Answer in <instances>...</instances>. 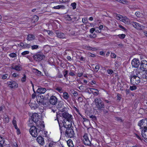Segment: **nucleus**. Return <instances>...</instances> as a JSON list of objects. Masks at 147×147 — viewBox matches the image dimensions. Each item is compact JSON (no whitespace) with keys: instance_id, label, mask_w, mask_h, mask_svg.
<instances>
[{"instance_id":"23","label":"nucleus","mask_w":147,"mask_h":147,"mask_svg":"<svg viewBox=\"0 0 147 147\" xmlns=\"http://www.w3.org/2000/svg\"><path fill=\"white\" fill-rule=\"evenodd\" d=\"M36 99L38 102L41 103L42 104L44 103L43 96H36Z\"/></svg>"},{"instance_id":"48","label":"nucleus","mask_w":147,"mask_h":147,"mask_svg":"<svg viewBox=\"0 0 147 147\" xmlns=\"http://www.w3.org/2000/svg\"><path fill=\"white\" fill-rule=\"evenodd\" d=\"M19 74L14 73L12 74V76L13 77L15 78V77H18L19 76Z\"/></svg>"},{"instance_id":"54","label":"nucleus","mask_w":147,"mask_h":147,"mask_svg":"<svg viewBox=\"0 0 147 147\" xmlns=\"http://www.w3.org/2000/svg\"><path fill=\"white\" fill-rule=\"evenodd\" d=\"M66 20L70 21L71 20V18L70 16L68 15H67L66 17Z\"/></svg>"},{"instance_id":"5","label":"nucleus","mask_w":147,"mask_h":147,"mask_svg":"<svg viewBox=\"0 0 147 147\" xmlns=\"http://www.w3.org/2000/svg\"><path fill=\"white\" fill-rule=\"evenodd\" d=\"M138 125L141 129L147 128V119L144 118L140 120L138 123Z\"/></svg>"},{"instance_id":"30","label":"nucleus","mask_w":147,"mask_h":147,"mask_svg":"<svg viewBox=\"0 0 147 147\" xmlns=\"http://www.w3.org/2000/svg\"><path fill=\"white\" fill-rule=\"evenodd\" d=\"M142 77L144 81L147 82V73L145 72L143 74Z\"/></svg>"},{"instance_id":"19","label":"nucleus","mask_w":147,"mask_h":147,"mask_svg":"<svg viewBox=\"0 0 147 147\" xmlns=\"http://www.w3.org/2000/svg\"><path fill=\"white\" fill-rule=\"evenodd\" d=\"M37 140L38 143L41 145H42L45 143L44 139L41 136H39L37 137Z\"/></svg>"},{"instance_id":"50","label":"nucleus","mask_w":147,"mask_h":147,"mask_svg":"<svg viewBox=\"0 0 147 147\" xmlns=\"http://www.w3.org/2000/svg\"><path fill=\"white\" fill-rule=\"evenodd\" d=\"M119 26L120 28H121L124 31H125L127 30V29L124 26L121 25H119Z\"/></svg>"},{"instance_id":"46","label":"nucleus","mask_w":147,"mask_h":147,"mask_svg":"<svg viewBox=\"0 0 147 147\" xmlns=\"http://www.w3.org/2000/svg\"><path fill=\"white\" fill-rule=\"evenodd\" d=\"M5 140H2L0 142V147H3V144L5 143Z\"/></svg>"},{"instance_id":"15","label":"nucleus","mask_w":147,"mask_h":147,"mask_svg":"<svg viewBox=\"0 0 147 147\" xmlns=\"http://www.w3.org/2000/svg\"><path fill=\"white\" fill-rule=\"evenodd\" d=\"M83 141L84 144L85 145L90 146L91 144V142L89 140L88 134H85L83 136Z\"/></svg>"},{"instance_id":"35","label":"nucleus","mask_w":147,"mask_h":147,"mask_svg":"<svg viewBox=\"0 0 147 147\" xmlns=\"http://www.w3.org/2000/svg\"><path fill=\"white\" fill-rule=\"evenodd\" d=\"M87 49L88 50L94 51L96 50L97 49L95 47H92L90 46H87Z\"/></svg>"},{"instance_id":"53","label":"nucleus","mask_w":147,"mask_h":147,"mask_svg":"<svg viewBox=\"0 0 147 147\" xmlns=\"http://www.w3.org/2000/svg\"><path fill=\"white\" fill-rule=\"evenodd\" d=\"M8 76V75L7 74H5L3 75L2 79L3 80L6 79L7 78Z\"/></svg>"},{"instance_id":"37","label":"nucleus","mask_w":147,"mask_h":147,"mask_svg":"<svg viewBox=\"0 0 147 147\" xmlns=\"http://www.w3.org/2000/svg\"><path fill=\"white\" fill-rule=\"evenodd\" d=\"M71 5L73 9H75L76 8V3L74 2L71 3Z\"/></svg>"},{"instance_id":"36","label":"nucleus","mask_w":147,"mask_h":147,"mask_svg":"<svg viewBox=\"0 0 147 147\" xmlns=\"http://www.w3.org/2000/svg\"><path fill=\"white\" fill-rule=\"evenodd\" d=\"M31 49L32 50L37 49L39 48V46L37 45H34L31 46Z\"/></svg>"},{"instance_id":"47","label":"nucleus","mask_w":147,"mask_h":147,"mask_svg":"<svg viewBox=\"0 0 147 147\" xmlns=\"http://www.w3.org/2000/svg\"><path fill=\"white\" fill-rule=\"evenodd\" d=\"M107 73L109 74H113V71L112 69H108L107 70Z\"/></svg>"},{"instance_id":"24","label":"nucleus","mask_w":147,"mask_h":147,"mask_svg":"<svg viewBox=\"0 0 147 147\" xmlns=\"http://www.w3.org/2000/svg\"><path fill=\"white\" fill-rule=\"evenodd\" d=\"M46 91V90L45 88L41 87L38 88L37 89L36 92L40 94H44Z\"/></svg>"},{"instance_id":"63","label":"nucleus","mask_w":147,"mask_h":147,"mask_svg":"<svg viewBox=\"0 0 147 147\" xmlns=\"http://www.w3.org/2000/svg\"><path fill=\"white\" fill-rule=\"evenodd\" d=\"M95 30V29L94 28H92L90 30V32L91 33H93L94 32Z\"/></svg>"},{"instance_id":"28","label":"nucleus","mask_w":147,"mask_h":147,"mask_svg":"<svg viewBox=\"0 0 147 147\" xmlns=\"http://www.w3.org/2000/svg\"><path fill=\"white\" fill-rule=\"evenodd\" d=\"M33 72L36 75L38 76H42V72L36 69H34Z\"/></svg>"},{"instance_id":"7","label":"nucleus","mask_w":147,"mask_h":147,"mask_svg":"<svg viewBox=\"0 0 147 147\" xmlns=\"http://www.w3.org/2000/svg\"><path fill=\"white\" fill-rule=\"evenodd\" d=\"M57 120L58 123L59 124L61 133V134L62 133H64V131H66V130L67 129V125H68V124H67V123L66 122H65L64 123L63 122V125H62L61 126L60 123H59V120H58V118L57 117Z\"/></svg>"},{"instance_id":"33","label":"nucleus","mask_w":147,"mask_h":147,"mask_svg":"<svg viewBox=\"0 0 147 147\" xmlns=\"http://www.w3.org/2000/svg\"><path fill=\"white\" fill-rule=\"evenodd\" d=\"M125 35L124 34H119L117 35V36L121 39H124L125 38Z\"/></svg>"},{"instance_id":"4","label":"nucleus","mask_w":147,"mask_h":147,"mask_svg":"<svg viewBox=\"0 0 147 147\" xmlns=\"http://www.w3.org/2000/svg\"><path fill=\"white\" fill-rule=\"evenodd\" d=\"M37 128L35 126L32 127H30V132L32 136L34 137H36L38 135V133L40 132L42 129L39 131L38 129V127L37 126Z\"/></svg>"},{"instance_id":"56","label":"nucleus","mask_w":147,"mask_h":147,"mask_svg":"<svg viewBox=\"0 0 147 147\" xmlns=\"http://www.w3.org/2000/svg\"><path fill=\"white\" fill-rule=\"evenodd\" d=\"M95 31L96 32L100 33L101 32V30L100 29H99V28L97 27L96 28Z\"/></svg>"},{"instance_id":"41","label":"nucleus","mask_w":147,"mask_h":147,"mask_svg":"<svg viewBox=\"0 0 147 147\" xmlns=\"http://www.w3.org/2000/svg\"><path fill=\"white\" fill-rule=\"evenodd\" d=\"M63 104H62L61 102H59L58 105V107L59 108H62Z\"/></svg>"},{"instance_id":"6","label":"nucleus","mask_w":147,"mask_h":147,"mask_svg":"<svg viewBox=\"0 0 147 147\" xmlns=\"http://www.w3.org/2000/svg\"><path fill=\"white\" fill-rule=\"evenodd\" d=\"M62 116L63 117L65 118L67 121L68 122L70 123L69 124H72V115L69 114L67 112H64L62 114Z\"/></svg>"},{"instance_id":"20","label":"nucleus","mask_w":147,"mask_h":147,"mask_svg":"<svg viewBox=\"0 0 147 147\" xmlns=\"http://www.w3.org/2000/svg\"><path fill=\"white\" fill-rule=\"evenodd\" d=\"M18 45L19 46L21 47L23 49H25L26 48H30L31 46L30 44H28L26 43L24 44L23 42H20Z\"/></svg>"},{"instance_id":"34","label":"nucleus","mask_w":147,"mask_h":147,"mask_svg":"<svg viewBox=\"0 0 147 147\" xmlns=\"http://www.w3.org/2000/svg\"><path fill=\"white\" fill-rule=\"evenodd\" d=\"M26 80V76L25 74H24L23 77L21 79V81L22 82H24Z\"/></svg>"},{"instance_id":"2","label":"nucleus","mask_w":147,"mask_h":147,"mask_svg":"<svg viewBox=\"0 0 147 147\" xmlns=\"http://www.w3.org/2000/svg\"><path fill=\"white\" fill-rule=\"evenodd\" d=\"M72 124H68L66 130L65 135L67 137L72 138L74 136V133L73 129L71 127Z\"/></svg>"},{"instance_id":"32","label":"nucleus","mask_w":147,"mask_h":147,"mask_svg":"<svg viewBox=\"0 0 147 147\" xmlns=\"http://www.w3.org/2000/svg\"><path fill=\"white\" fill-rule=\"evenodd\" d=\"M63 97L65 99H67L69 98V95L66 92H64L63 93Z\"/></svg>"},{"instance_id":"11","label":"nucleus","mask_w":147,"mask_h":147,"mask_svg":"<svg viewBox=\"0 0 147 147\" xmlns=\"http://www.w3.org/2000/svg\"><path fill=\"white\" fill-rule=\"evenodd\" d=\"M140 69L144 71H147V61L143 60L141 62Z\"/></svg>"},{"instance_id":"17","label":"nucleus","mask_w":147,"mask_h":147,"mask_svg":"<svg viewBox=\"0 0 147 147\" xmlns=\"http://www.w3.org/2000/svg\"><path fill=\"white\" fill-rule=\"evenodd\" d=\"M7 84L11 88H16L18 87V84L16 82L14 81H9L7 82Z\"/></svg>"},{"instance_id":"64","label":"nucleus","mask_w":147,"mask_h":147,"mask_svg":"<svg viewBox=\"0 0 147 147\" xmlns=\"http://www.w3.org/2000/svg\"><path fill=\"white\" fill-rule=\"evenodd\" d=\"M36 96V94L35 92H34L32 95V98L33 99Z\"/></svg>"},{"instance_id":"38","label":"nucleus","mask_w":147,"mask_h":147,"mask_svg":"<svg viewBox=\"0 0 147 147\" xmlns=\"http://www.w3.org/2000/svg\"><path fill=\"white\" fill-rule=\"evenodd\" d=\"M65 71H64L63 74L64 75V76L66 78H67V74L68 73V71L67 70H64Z\"/></svg>"},{"instance_id":"21","label":"nucleus","mask_w":147,"mask_h":147,"mask_svg":"<svg viewBox=\"0 0 147 147\" xmlns=\"http://www.w3.org/2000/svg\"><path fill=\"white\" fill-rule=\"evenodd\" d=\"M140 69H139L138 68L134 69L132 72L131 76H138V74H140Z\"/></svg>"},{"instance_id":"39","label":"nucleus","mask_w":147,"mask_h":147,"mask_svg":"<svg viewBox=\"0 0 147 147\" xmlns=\"http://www.w3.org/2000/svg\"><path fill=\"white\" fill-rule=\"evenodd\" d=\"M4 121L5 123H8L9 121V118L7 116L4 117Z\"/></svg>"},{"instance_id":"27","label":"nucleus","mask_w":147,"mask_h":147,"mask_svg":"<svg viewBox=\"0 0 147 147\" xmlns=\"http://www.w3.org/2000/svg\"><path fill=\"white\" fill-rule=\"evenodd\" d=\"M65 8V6L63 5H58L57 6H54L53 7V8L54 9H64Z\"/></svg>"},{"instance_id":"25","label":"nucleus","mask_w":147,"mask_h":147,"mask_svg":"<svg viewBox=\"0 0 147 147\" xmlns=\"http://www.w3.org/2000/svg\"><path fill=\"white\" fill-rule=\"evenodd\" d=\"M35 36L32 34H29L27 35V40L28 41L32 40L35 39Z\"/></svg>"},{"instance_id":"1","label":"nucleus","mask_w":147,"mask_h":147,"mask_svg":"<svg viewBox=\"0 0 147 147\" xmlns=\"http://www.w3.org/2000/svg\"><path fill=\"white\" fill-rule=\"evenodd\" d=\"M39 116L36 113L33 114L31 117V119L36 123V126L38 127V129L40 131L41 129H43L45 127L44 122L42 121L39 120Z\"/></svg>"},{"instance_id":"13","label":"nucleus","mask_w":147,"mask_h":147,"mask_svg":"<svg viewBox=\"0 0 147 147\" xmlns=\"http://www.w3.org/2000/svg\"><path fill=\"white\" fill-rule=\"evenodd\" d=\"M132 67L134 68H138L140 64V62L138 59L134 58L131 61V62Z\"/></svg>"},{"instance_id":"8","label":"nucleus","mask_w":147,"mask_h":147,"mask_svg":"<svg viewBox=\"0 0 147 147\" xmlns=\"http://www.w3.org/2000/svg\"><path fill=\"white\" fill-rule=\"evenodd\" d=\"M131 24L134 27L138 30H142L144 27L143 26L141 25L140 24L136 22H131Z\"/></svg>"},{"instance_id":"14","label":"nucleus","mask_w":147,"mask_h":147,"mask_svg":"<svg viewBox=\"0 0 147 147\" xmlns=\"http://www.w3.org/2000/svg\"><path fill=\"white\" fill-rule=\"evenodd\" d=\"M56 36L58 38L62 39H66L65 35L63 32L59 30H56L55 32Z\"/></svg>"},{"instance_id":"49","label":"nucleus","mask_w":147,"mask_h":147,"mask_svg":"<svg viewBox=\"0 0 147 147\" xmlns=\"http://www.w3.org/2000/svg\"><path fill=\"white\" fill-rule=\"evenodd\" d=\"M38 17L36 15L33 18L35 22L37 21L38 20Z\"/></svg>"},{"instance_id":"45","label":"nucleus","mask_w":147,"mask_h":147,"mask_svg":"<svg viewBox=\"0 0 147 147\" xmlns=\"http://www.w3.org/2000/svg\"><path fill=\"white\" fill-rule=\"evenodd\" d=\"M29 51H25L22 53L21 54L22 55H24L29 53Z\"/></svg>"},{"instance_id":"58","label":"nucleus","mask_w":147,"mask_h":147,"mask_svg":"<svg viewBox=\"0 0 147 147\" xmlns=\"http://www.w3.org/2000/svg\"><path fill=\"white\" fill-rule=\"evenodd\" d=\"M121 3L123 4H127L128 3V1L126 0H121Z\"/></svg>"},{"instance_id":"44","label":"nucleus","mask_w":147,"mask_h":147,"mask_svg":"<svg viewBox=\"0 0 147 147\" xmlns=\"http://www.w3.org/2000/svg\"><path fill=\"white\" fill-rule=\"evenodd\" d=\"M9 56L12 57H15L16 56V54L15 53H12L9 54Z\"/></svg>"},{"instance_id":"59","label":"nucleus","mask_w":147,"mask_h":147,"mask_svg":"<svg viewBox=\"0 0 147 147\" xmlns=\"http://www.w3.org/2000/svg\"><path fill=\"white\" fill-rule=\"evenodd\" d=\"M30 106L31 107V108H35L36 107V106L35 104H32V103H30Z\"/></svg>"},{"instance_id":"29","label":"nucleus","mask_w":147,"mask_h":147,"mask_svg":"<svg viewBox=\"0 0 147 147\" xmlns=\"http://www.w3.org/2000/svg\"><path fill=\"white\" fill-rule=\"evenodd\" d=\"M67 143L68 146L69 147H74V145L73 143L72 140L71 139L67 141Z\"/></svg>"},{"instance_id":"9","label":"nucleus","mask_w":147,"mask_h":147,"mask_svg":"<svg viewBox=\"0 0 147 147\" xmlns=\"http://www.w3.org/2000/svg\"><path fill=\"white\" fill-rule=\"evenodd\" d=\"M10 68L12 69L15 70L17 72L21 71L22 69V65L20 64L15 65V64L13 63L12 64Z\"/></svg>"},{"instance_id":"57","label":"nucleus","mask_w":147,"mask_h":147,"mask_svg":"<svg viewBox=\"0 0 147 147\" xmlns=\"http://www.w3.org/2000/svg\"><path fill=\"white\" fill-rule=\"evenodd\" d=\"M135 14L138 17H140L141 16L140 13L139 12H136Z\"/></svg>"},{"instance_id":"43","label":"nucleus","mask_w":147,"mask_h":147,"mask_svg":"<svg viewBox=\"0 0 147 147\" xmlns=\"http://www.w3.org/2000/svg\"><path fill=\"white\" fill-rule=\"evenodd\" d=\"M56 90L58 92H62V89L61 87H58L56 88Z\"/></svg>"},{"instance_id":"52","label":"nucleus","mask_w":147,"mask_h":147,"mask_svg":"<svg viewBox=\"0 0 147 147\" xmlns=\"http://www.w3.org/2000/svg\"><path fill=\"white\" fill-rule=\"evenodd\" d=\"M99 68L100 67L99 65H97L95 66V70L96 72H97L98 71Z\"/></svg>"},{"instance_id":"16","label":"nucleus","mask_w":147,"mask_h":147,"mask_svg":"<svg viewBox=\"0 0 147 147\" xmlns=\"http://www.w3.org/2000/svg\"><path fill=\"white\" fill-rule=\"evenodd\" d=\"M57 98L54 96L52 95L49 99V102L51 104L55 105L57 103Z\"/></svg>"},{"instance_id":"40","label":"nucleus","mask_w":147,"mask_h":147,"mask_svg":"<svg viewBox=\"0 0 147 147\" xmlns=\"http://www.w3.org/2000/svg\"><path fill=\"white\" fill-rule=\"evenodd\" d=\"M90 118L91 119H92L94 121H95L96 120V117L93 115H92L90 116Z\"/></svg>"},{"instance_id":"60","label":"nucleus","mask_w":147,"mask_h":147,"mask_svg":"<svg viewBox=\"0 0 147 147\" xmlns=\"http://www.w3.org/2000/svg\"><path fill=\"white\" fill-rule=\"evenodd\" d=\"M116 55L114 53H111V56L112 58H115L116 57Z\"/></svg>"},{"instance_id":"31","label":"nucleus","mask_w":147,"mask_h":147,"mask_svg":"<svg viewBox=\"0 0 147 147\" xmlns=\"http://www.w3.org/2000/svg\"><path fill=\"white\" fill-rule=\"evenodd\" d=\"M34 121H33L32 119H29L28 123V125L31 127H32L34 126L33 123Z\"/></svg>"},{"instance_id":"51","label":"nucleus","mask_w":147,"mask_h":147,"mask_svg":"<svg viewBox=\"0 0 147 147\" xmlns=\"http://www.w3.org/2000/svg\"><path fill=\"white\" fill-rule=\"evenodd\" d=\"M130 89L131 90H133L136 89V87L134 86H130Z\"/></svg>"},{"instance_id":"61","label":"nucleus","mask_w":147,"mask_h":147,"mask_svg":"<svg viewBox=\"0 0 147 147\" xmlns=\"http://www.w3.org/2000/svg\"><path fill=\"white\" fill-rule=\"evenodd\" d=\"M116 16L118 18V19L120 21H121V20L122 19V18L123 17L122 16L119 15H117Z\"/></svg>"},{"instance_id":"3","label":"nucleus","mask_w":147,"mask_h":147,"mask_svg":"<svg viewBox=\"0 0 147 147\" xmlns=\"http://www.w3.org/2000/svg\"><path fill=\"white\" fill-rule=\"evenodd\" d=\"M94 103L98 110H103L104 109V103L100 98H95L94 100Z\"/></svg>"},{"instance_id":"62","label":"nucleus","mask_w":147,"mask_h":147,"mask_svg":"<svg viewBox=\"0 0 147 147\" xmlns=\"http://www.w3.org/2000/svg\"><path fill=\"white\" fill-rule=\"evenodd\" d=\"M144 108L145 109L146 111H147V101H146L144 102Z\"/></svg>"},{"instance_id":"26","label":"nucleus","mask_w":147,"mask_h":147,"mask_svg":"<svg viewBox=\"0 0 147 147\" xmlns=\"http://www.w3.org/2000/svg\"><path fill=\"white\" fill-rule=\"evenodd\" d=\"M88 89H89L90 91L94 95H97L98 94L99 91L96 89L91 88H89Z\"/></svg>"},{"instance_id":"22","label":"nucleus","mask_w":147,"mask_h":147,"mask_svg":"<svg viewBox=\"0 0 147 147\" xmlns=\"http://www.w3.org/2000/svg\"><path fill=\"white\" fill-rule=\"evenodd\" d=\"M142 137L145 139H147V128L142 129Z\"/></svg>"},{"instance_id":"10","label":"nucleus","mask_w":147,"mask_h":147,"mask_svg":"<svg viewBox=\"0 0 147 147\" xmlns=\"http://www.w3.org/2000/svg\"><path fill=\"white\" fill-rule=\"evenodd\" d=\"M140 78L138 76H131L130 79L131 82L133 84H138L140 82Z\"/></svg>"},{"instance_id":"42","label":"nucleus","mask_w":147,"mask_h":147,"mask_svg":"<svg viewBox=\"0 0 147 147\" xmlns=\"http://www.w3.org/2000/svg\"><path fill=\"white\" fill-rule=\"evenodd\" d=\"M55 144L53 142H51L49 144V147H54Z\"/></svg>"},{"instance_id":"12","label":"nucleus","mask_w":147,"mask_h":147,"mask_svg":"<svg viewBox=\"0 0 147 147\" xmlns=\"http://www.w3.org/2000/svg\"><path fill=\"white\" fill-rule=\"evenodd\" d=\"M45 57V55L42 54H36L32 56L34 60L38 61L42 60Z\"/></svg>"},{"instance_id":"18","label":"nucleus","mask_w":147,"mask_h":147,"mask_svg":"<svg viewBox=\"0 0 147 147\" xmlns=\"http://www.w3.org/2000/svg\"><path fill=\"white\" fill-rule=\"evenodd\" d=\"M121 21L123 22L125 24L128 25L131 24V22L130 20L126 17H123L121 20Z\"/></svg>"},{"instance_id":"55","label":"nucleus","mask_w":147,"mask_h":147,"mask_svg":"<svg viewBox=\"0 0 147 147\" xmlns=\"http://www.w3.org/2000/svg\"><path fill=\"white\" fill-rule=\"evenodd\" d=\"M87 20H88L87 18H83L82 19V22L84 24H86L87 23Z\"/></svg>"}]
</instances>
